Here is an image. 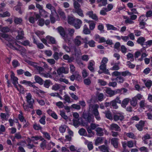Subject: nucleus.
Masks as SVG:
<instances>
[{"mask_svg":"<svg viewBox=\"0 0 152 152\" xmlns=\"http://www.w3.org/2000/svg\"><path fill=\"white\" fill-rule=\"evenodd\" d=\"M26 97L28 104H23V107L25 111L29 112L30 111V109H33V104L34 102V100L32 98V96L30 93L27 94Z\"/></svg>","mask_w":152,"mask_h":152,"instance_id":"obj_1","label":"nucleus"},{"mask_svg":"<svg viewBox=\"0 0 152 152\" xmlns=\"http://www.w3.org/2000/svg\"><path fill=\"white\" fill-rule=\"evenodd\" d=\"M90 103L88 109V112L95 115V99L92 97L89 101Z\"/></svg>","mask_w":152,"mask_h":152,"instance_id":"obj_2","label":"nucleus"},{"mask_svg":"<svg viewBox=\"0 0 152 152\" xmlns=\"http://www.w3.org/2000/svg\"><path fill=\"white\" fill-rule=\"evenodd\" d=\"M13 43L15 44L14 45L11 43L9 44L10 48L13 49L19 50L22 52L24 53L26 51V50L24 47L18 45L16 42H14Z\"/></svg>","mask_w":152,"mask_h":152,"instance_id":"obj_3","label":"nucleus"},{"mask_svg":"<svg viewBox=\"0 0 152 152\" xmlns=\"http://www.w3.org/2000/svg\"><path fill=\"white\" fill-rule=\"evenodd\" d=\"M1 37L5 39L7 41V42H6L7 45L10 47V46L9 45L10 43L13 44L14 45L15 44H13V42H16L14 39L12 37L9 36L7 34H1Z\"/></svg>","mask_w":152,"mask_h":152,"instance_id":"obj_4","label":"nucleus"},{"mask_svg":"<svg viewBox=\"0 0 152 152\" xmlns=\"http://www.w3.org/2000/svg\"><path fill=\"white\" fill-rule=\"evenodd\" d=\"M94 114L89 113L83 114V118L87 122L90 123L94 121Z\"/></svg>","mask_w":152,"mask_h":152,"instance_id":"obj_5","label":"nucleus"},{"mask_svg":"<svg viewBox=\"0 0 152 152\" xmlns=\"http://www.w3.org/2000/svg\"><path fill=\"white\" fill-rule=\"evenodd\" d=\"M11 80L12 82V83L13 84L15 88L18 90L19 91V88L18 87L17 84H18V78L15 76V74L13 72H12L11 75Z\"/></svg>","mask_w":152,"mask_h":152,"instance_id":"obj_6","label":"nucleus"},{"mask_svg":"<svg viewBox=\"0 0 152 152\" xmlns=\"http://www.w3.org/2000/svg\"><path fill=\"white\" fill-rule=\"evenodd\" d=\"M99 126L98 124H96V135L99 136H102L104 135V132H107V131L101 127H97Z\"/></svg>","mask_w":152,"mask_h":152,"instance_id":"obj_7","label":"nucleus"},{"mask_svg":"<svg viewBox=\"0 0 152 152\" xmlns=\"http://www.w3.org/2000/svg\"><path fill=\"white\" fill-rule=\"evenodd\" d=\"M57 72L58 75H60L62 73L67 74L69 72V68L68 67L61 66L59 67L57 70Z\"/></svg>","mask_w":152,"mask_h":152,"instance_id":"obj_8","label":"nucleus"},{"mask_svg":"<svg viewBox=\"0 0 152 152\" xmlns=\"http://www.w3.org/2000/svg\"><path fill=\"white\" fill-rule=\"evenodd\" d=\"M113 118L115 121H117L119 120L122 121L124 119V117L122 113H118L114 115Z\"/></svg>","mask_w":152,"mask_h":152,"instance_id":"obj_9","label":"nucleus"},{"mask_svg":"<svg viewBox=\"0 0 152 152\" xmlns=\"http://www.w3.org/2000/svg\"><path fill=\"white\" fill-rule=\"evenodd\" d=\"M82 23V22L80 20L76 18L73 25L76 29H78L80 27Z\"/></svg>","mask_w":152,"mask_h":152,"instance_id":"obj_10","label":"nucleus"},{"mask_svg":"<svg viewBox=\"0 0 152 152\" xmlns=\"http://www.w3.org/2000/svg\"><path fill=\"white\" fill-rule=\"evenodd\" d=\"M109 129L110 130H114L115 131H120V127L118 125L116 124L113 123L110 124L109 127Z\"/></svg>","mask_w":152,"mask_h":152,"instance_id":"obj_11","label":"nucleus"},{"mask_svg":"<svg viewBox=\"0 0 152 152\" xmlns=\"http://www.w3.org/2000/svg\"><path fill=\"white\" fill-rule=\"evenodd\" d=\"M106 66V65L101 64V65L99 66L100 70L102 71L103 73L107 75H110L109 70L107 69Z\"/></svg>","mask_w":152,"mask_h":152,"instance_id":"obj_12","label":"nucleus"},{"mask_svg":"<svg viewBox=\"0 0 152 152\" xmlns=\"http://www.w3.org/2000/svg\"><path fill=\"white\" fill-rule=\"evenodd\" d=\"M120 64V62H118V63H114V62H112L110 64L113 67L110 68V69L112 71H117L120 69V67L119 66V64Z\"/></svg>","mask_w":152,"mask_h":152,"instance_id":"obj_13","label":"nucleus"},{"mask_svg":"<svg viewBox=\"0 0 152 152\" xmlns=\"http://www.w3.org/2000/svg\"><path fill=\"white\" fill-rule=\"evenodd\" d=\"M18 33V35L16 36V38L17 39L19 40L22 39L24 37V33L23 31L21 28H19V30H17Z\"/></svg>","mask_w":152,"mask_h":152,"instance_id":"obj_14","label":"nucleus"},{"mask_svg":"<svg viewBox=\"0 0 152 152\" xmlns=\"http://www.w3.org/2000/svg\"><path fill=\"white\" fill-rule=\"evenodd\" d=\"M111 143L115 148H117L118 147V139L116 138H113L111 139Z\"/></svg>","mask_w":152,"mask_h":152,"instance_id":"obj_15","label":"nucleus"},{"mask_svg":"<svg viewBox=\"0 0 152 152\" xmlns=\"http://www.w3.org/2000/svg\"><path fill=\"white\" fill-rule=\"evenodd\" d=\"M46 8L50 10L51 12V14L53 15L54 13H56L55 7L50 3H48L46 5Z\"/></svg>","mask_w":152,"mask_h":152,"instance_id":"obj_16","label":"nucleus"},{"mask_svg":"<svg viewBox=\"0 0 152 152\" xmlns=\"http://www.w3.org/2000/svg\"><path fill=\"white\" fill-rule=\"evenodd\" d=\"M99 148L102 152H110L109 151V148L108 146L103 145L99 146Z\"/></svg>","mask_w":152,"mask_h":152,"instance_id":"obj_17","label":"nucleus"},{"mask_svg":"<svg viewBox=\"0 0 152 152\" xmlns=\"http://www.w3.org/2000/svg\"><path fill=\"white\" fill-rule=\"evenodd\" d=\"M46 39L48 41H50V44H56V40L54 37L48 35L46 36Z\"/></svg>","mask_w":152,"mask_h":152,"instance_id":"obj_18","label":"nucleus"},{"mask_svg":"<svg viewBox=\"0 0 152 152\" xmlns=\"http://www.w3.org/2000/svg\"><path fill=\"white\" fill-rule=\"evenodd\" d=\"M84 20L87 23H89L90 30H93L95 27V24L94 21L88 20L87 19H85Z\"/></svg>","mask_w":152,"mask_h":152,"instance_id":"obj_19","label":"nucleus"},{"mask_svg":"<svg viewBox=\"0 0 152 152\" xmlns=\"http://www.w3.org/2000/svg\"><path fill=\"white\" fill-rule=\"evenodd\" d=\"M34 79L36 82L38 83L40 85H42L43 84L44 81L39 76L37 75H35Z\"/></svg>","mask_w":152,"mask_h":152,"instance_id":"obj_20","label":"nucleus"},{"mask_svg":"<svg viewBox=\"0 0 152 152\" xmlns=\"http://www.w3.org/2000/svg\"><path fill=\"white\" fill-rule=\"evenodd\" d=\"M104 91L110 97L114 95V91L112 90L110 88H106Z\"/></svg>","mask_w":152,"mask_h":152,"instance_id":"obj_21","label":"nucleus"},{"mask_svg":"<svg viewBox=\"0 0 152 152\" xmlns=\"http://www.w3.org/2000/svg\"><path fill=\"white\" fill-rule=\"evenodd\" d=\"M139 104L140 108L142 109H145V107L147 108L148 106V105L145 103V100H141L139 103Z\"/></svg>","mask_w":152,"mask_h":152,"instance_id":"obj_22","label":"nucleus"},{"mask_svg":"<svg viewBox=\"0 0 152 152\" xmlns=\"http://www.w3.org/2000/svg\"><path fill=\"white\" fill-rule=\"evenodd\" d=\"M129 101L130 99L129 98L124 99L122 101L121 104V106L123 108H126Z\"/></svg>","mask_w":152,"mask_h":152,"instance_id":"obj_23","label":"nucleus"},{"mask_svg":"<svg viewBox=\"0 0 152 152\" xmlns=\"http://www.w3.org/2000/svg\"><path fill=\"white\" fill-rule=\"evenodd\" d=\"M145 41V38L142 37H139L137 41V42L138 44L142 46L143 45Z\"/></svg>","mask_w":152,"mask_h":152,"instance_id":"obj_24","label":"nucleus"},{"mask_svg":"<svg viewBox=\"0 0 152 152\" xmlns=\"http://www.w3.org/2000/svg\"><path fill=\"white\" fill-rule=\"evenodd\" d=\"M17 42L24 46H28L29 47H32V44H30V42L28 40H26L22 42L19 41H17Z\"/></svg>","mask_w":152,"mask_h":152,"instance_id":"obj_25","label":"nucleus"},{"mask_svg":"<svg viewBox=\"0 0 152 152\" xmlns=\"http://www.w3.org/2000/svg\"><path fill=\"white\" fill-rule=\"evenodd\" d=\"M47 112L48 114L55 119H58L57 115L53 111L50 110H49L47 111Z\"/></svg>","mask_w":152,"mask_h":152,"instance_id":"obj_26","label":"nucleus"},{"mask_svg":"<svg viewBox=\"0 0 152 152\" xmlns=\"http://www.w3.org/2000/svg\"><path fill=\"white\" fill-rule=\"evenodd\" d=\"M58 32L61 36L63 37H64L65 34L64 29L62 27H59L57 28Z\"/></svg>","mask_w":152,"mask_h":152,"instance_id":"obj_27","label":"nucleus"},{"mask_svg":"<svg viewBox=\"0 0 152 152\" xmlns=\"http://www.w3.org/2000/svg\"><path fill=\"white\" fill-rule=\"evenodd\" d=\"M130 104L133 107H136L137 105V99L134 97L132 98V99L130 100Z\"/></svg>","mask_w":152,"mask_h":152,"instance_id":"obj_28","label":"nucleus"},{"mask_svg":"<svg viewBox=\"0 0 152 152\" xmlns=\"http://www.w3.org/2000/svg\"><path fill=\"white\" fill-rule=\"evenodd\" d=\"M82 38L80 36H77L75 39L74 42L75 45L77 46H79L81 44V41Z\"/></svg>","mask_w":152,"mask_h":152,"instance_id":"obj_29","label":"nucleus"},{"mask_svg":"<svg viewBox=\"0 0 152 152\" xmlns=\"http://www.w3.org/2000/svg\"><path fill=\"white\" fill-rule=\"evenodd\" d=\"M97 98L99 101L101 102L103 99L104 94L102 93H99L98 91L96 92Z\"/></svg>","mask_w":152,"mask_h":152,"instance_id":"obj_30","label":"nucleus"},{"mask_svg":"<svg viewBox=\"0 0 152 152\" xmlns=\"http://www.w3.org/2000/svg\"><path fill=\"white\" fill-rule=\"evenodd\" d=\"M83 33L86 34H90L91 31L87 26L85 24L83 27Z\"/></svg>","mask_w":152,"mask_h":152,"instance_id":"obj_31","label":"nucleus"},{"mask_svg":"<svg viewBox=\"0 0 152 152\" xmlns=\"http://www.w3.org/2000/svg\"><path fill=\"white\" fill-rule=\"evenodd\" d=\"M104 113L105 114V117L107 119L111 120L113 119L112 113L110 111H105L104 112Z\"/></svg>","mask_w":152,"mask_h":152,"instance_id":"obj_32","label":"nucleus"},{"mask_svg":"<svg viewBox=\"0 0 152 152\" xmlns=\"http://www.w3.org/2000/svg\"><path fill=\"white\" fill-rule=\"evenodd\" d=\"M107 0H97V2L99 4V7L105 6L107 4Z\"/></svg>","mask_w":152,"mask_h":152,"instance_id":"obj_33","label":"nucleus"},{"mask_svg":"<svg viewBox=\"0 0 152 152\" xmlns=\"http://www.w3.org/2000/svg\"><path fill=\"white\" fill-rule=\"evenodd\" d=\"M143 81L145 83L146 87L149 89L152 84V81L151 80H148L147 81L145 80H143Z\"/></svg>","mask_w":152,"mask_h":152,"instance_id":"obj_34","label":"nucleus"},{"mask_svg":"<svg viewBox=\"0 0 152 152\" xmlns=\"http://www.w3.org/2000/svg\"><path fill=\"white\" fill-rule=\"evenodd\" d=\"M73 2V6L75 9V10H76L80 9V5L76 0H72Z\"/></svg>","mask_w":152,"mask_h":152,"instance_id":"obj_35","label":"nucleus"},{"mask_svg":"<svg viewBox=\"0 0 152 152\" xmlns=\"http://www.w3.org/2000/svg\"><path fill=\"white\" fill-rule=\"evenodd\" d=\"M99 107V105L96 104V118L98 121L100 120L101 119V117L99 115V113L97 110V108Z\"/></svg>","mask_w":152,"mask_h":152,"instance_id":"obj_36","label":"nucleus"},{"mask_svg":"<svg viewBox=\"0 0 152 152\" xmlns=\"http://www.w3.org/2000/svg\"><path fill=\"white\" fill-rule=\"evenodd\" d=\"M44 86L46 88H48L50 85H52V83L50 80H46L44 82Z\"/></svg>","mask_w":152,"mask_h":152,"instance_id":"obj_37","label":"nucleus"},{"mask_svg":"<svg viewBox=\"0 0 152 152\" xmlns=\"http://www.w3.org/2000/svg\"><path fill=\"white\" fill-rule=\"evenodd\" d=\"M96 38L99 39V43H103L106 42V39L104 38L100 37L98 35H96Z\"/></svg>","mask_w":152,"mask_h":152,"instance_id":"obj_38","label":"nucleus"},{"mask_svg":"<svg viewBox=\"0 0 152 152\" xmlns=\"http://www.w3.org/2000/svg\"><path fill=\"white\" fill-rule=\"evenodd\" d=\"M115 80L118 83H123L125 80V79L124 77L121 75L117 77Z\"/></svg>","mask_w":152,"mask_h":152,"instance_id":"obj_39","label":"nucleus"},{"mask_svg":"<svg viewBox=\"0 0 152 152\" xmlns=\"http://www.w3.org/2000/svg\"><path fill=\"white\" fill-rule=\"evenodd\" d=\"M121 75L122 76L126 77V76H130L132 75L131 72L128 70H126L125 71L121 72Z\"/></svg>","mask_w":152,"mask_h":152,"instance_id":"obj_40","label":"nucleus"},{"mask_svg":"<svg viewBox=\"0 0 152 152\" xmlns=\"http://www.w3.org/2000/svg\"><path fill=\"white\" fill-rule=\"evenodd\" d=\"M79 134L82 136H86L87 134V132L86 130L83 128L80 129L78 131Z\"/></svg>","mask_w":152,"mask_h":152,"instance_id":"obj_41","label":"nucleus"},{"mask_svg":"<svg viewBox=\"0 0 152 152\" xmlns=\"http://www.w3.org/2000/svg\"><path fill=\"white\" fill-rule=\"evenodd\" d=\"M61 85L60 84H56L52 86V89L56 91L61 88Z\"/></svg>","mask_w":152,"mask_h":152,"instance_id":"obj_42","label":"nucleus"},{"mask_svg":"<svg viewBox=\"0 0 152 152\" xmlns=\"http://www.w3.org/2000/svg\"><path fill=\"white\" fill-rule=\"evenodd\" d=\"M76 18H75L72 17H69L68 18V23L70 24L73 25Z\"/></svg>","mask_w":152,"mask_h":152,"instance_id":"obj_43","label":"nucleus"},{"mask_svg":"<svg viewBox=\"0 0 152 152\" xmlns=\"http://www.w3.org/2000/svg\"><path fill=\"white\" fill-rule=\"evenodd\" d=\"M23 20L21 18H18V17H15L14 19V22L16 24H20L22 22Z\"/></svg>","mask_w":152,"mask_h":152,"instance_id":"obj_44","label":"nucleus"},{"mask_svg":"<svg viewBox=\"0 0 152 152\" xmlns=\"http://www.w3.org/2000/svg\"><path fill=\"white\" fill-rule=\"evenodd\" d=\"M106 26L108 30H113L115 31L117 30V28L112 25L107 24L106 25Z\"/></svg>","mask_w":152,"mask_h":152,"instance_id":"obj_45","label":"nucleus"},{"mask_svg":"<svg viewBox=\"0 0 152 152\" xmlns=\"http://www.w3.org/2000/svg\"><path fill=\"white\" fill-rule=\"evenodd\" d=\"M86 15H88L89 17L91 18L92 19H95V15L94 14L93 12L92 11L88 12Z\"/></svg>","mask_w":152,"mask_h":152,"instance_id":"obj_46","label":"nucleus"},{"mask_svg":"<svg viewBox=\"0 0 152 152\" xmlns=\"http://www.w3.org/2000/svg\"><path fill=\"white\" fill-rule=\"evenodd\" d=\"M75 12L77 13L79 16L81 17L84 16L83 11L81 8L75 10Z\"/></svg>","mask_w":152,"mask_h":152,"instance_id":"obj_47","label":"nucleus"},{"mask_svg":"<svg viewBox=\"0 0 152 152\" xmlns=\"http://www.w3.org/2000/svg\"><path fill=\"white\" fill-rule=\"evenodd\" d=\"M127 59L128 60H129L131 59V61H133L134 60V55H133L130 53H129L126 55Z\"/></svg>","mask_w":152,"mask_h":152,"instance_id":"obj_48","label":"nucleus"},{"mask_svg":"<svg viewBox=\"0 0 152 152\" xmlns=\"http://www.w3.org/2000/svg\"><path fill=\"white\" fill-rule=\"evenodd\" d=\"M66 126L65 125L61 126L59 127V131L61 133H64L66 130Z\"/></svg>","mask_w":152,"mask_h":152,"instance_id":"obj_49","label":"nucleus"},{"mask_svg":"<svg viewBox=\"0 0 152 152\" xmlns=\"http://www.w3.org/2000/svg\"><path fill=\"white\" fill-rule=\"evenodd\" d=\"M1 31L4 33H6L9 32L10 30L9 28L7 26L1 27L0 26Z\"/></svg>","mask_w":152,"mask_h":152,"instance_id":"obj_50","label":"nucleus"},{"mask_svg":"<svg viewBox=\"0 0 152 152\" xmlns=\"http://www.w3.org/2000/svg\"><path fill=\"white\" fill-rule=\"evenodd\" d=\"M15 9L17 11H18V13L21 14H22L23 11L21 10V7L20 5H17L15 7Z\"/></svg>","mask_w":152,"mask_h":152,"instance_id":"obj_51","label":"nucleus"},{"mask_svg":"<svg viewBox=\"0 0 152 152\" xmlns=\"http://www.w3.org/2000/svg\"><path fill=\"white\" fill-rule=\"evenodd\" d=\"M115 101L113 100L110 102V104H111V106L113 107V108L114 109H117L118 108V106L117 104Z\"/></svg>","mask_w":152,"mask_h":152,"instance_id":"obj_52","label":"nucleus"},{"mask_svg":"<svg viewBox=\"0 0 152 152\" xmlns=\"http://www.w3.org/2000/svg\"><path fill=\"white\" fill-rule=\"evenodd\" d=\"M147 17L144 15H141L139 19V22H145L147 20Z\"/></svg>","mask_w":152,"mask_h":152,"instance_id":"obj_53","label":"nucleus"},{"mask_svg":"<svg viewBox=\"0 0 152 152\" xmlns=\"http://www.w3.org/2000/svg\"><path fill=\"white\" fill-rule=\"evenodd\" d=\"M98 83L99 85L102 86H105L107 84V83L106 81L100 79L98 80Z\"/></svg>","mask_w":152,"mask_h":152,"instance_id":"obj_54","label":"nucleus"},{"mask_svg":"<svg viewBox=\"0 0 152 152\" xmlns=\"http://www.w3.org/2000/svg\"><path fill=\"white\" fill-rule=\"evenodd\" d=\"M64 99L69 103H70L71 101L70 100V97L67 94H65L64 96Z\"/></svg>","mask_w":152,"mask_h":152,"instance_id":"obj_55","label":"nucleus"},{"mask_svg":"<svg viewBox=\"0 0 152 152\" xmlns=\"http://www.w3.org/2000/svg\"><path fill=\"white\" fill-rule=\"evenodd\" d=\"M126 135L128 137L132 138V139H135L136 138V136L132 132H129L126 134Z\"/></svg>","mask_w":152,"mask_h":152,"instance_id":"obj_56","label":"nucleus"},{"mask_svg":"<svg viewBox=\"0 0 152 152\" xmlns=\"http://www.w3.org/2000/svg\"><path fill=\"white\" fill-rule=\"evenodd\" d=\"M93 64L91 61L89 62L88 68L91 72H94V69L93 67Z\"/></svg>","mask_w":152,"mask_h":152,"instance_id":"obj_57","label":"nucleus"},{"mask_svg":"<svg viewBox=\"0 0 152 152\" xmlns=\"http://www.w3.org/2000/svg\"><path fill=\"white\" fill-rule=\"evenodd\" d=\"M121 72H119L117 71H115L111 73V75L113 76L118 77L121 75Z\"/></svg>","mask_w":152,"mask_h":152,"instance_id":"obj_58","label":"nucleus"},{"mask_svg":"<svg viewBox=\"0 0 152 152\" xmlns=\"http://www.w3.org/2000/svg\"><path fill=\"white\" fill-rule=\"evenodd\" d=\"M56 105L59 108H63L64 105L63 104V102H61L59 101L58 102H57L56 104Z\"/></svg>","mask_w":152,"mask_h":152,"instance_id":"obj_59","label":"nucleus"},{"mask_svg":"<svg viewBox=\"0 0 152 152\" xmlns=\"http://www.w3.org/2000/svg\"><path fill=\"white\" fill-rule=\"evenodd\" d=\"M60 115L62 118L65 120H67L68 119V117L67 115H66L65 113L62 111H60Z\"/></svg>","mask_w":152,"mask_h":152,"instance_id":"obj_60","label":"nucleus"},{"mask_svg":"<svg viewBox=\"0 0 152 152\" xmlns=\"http://www.w3.org/2000/svg\"><path fill=\"white\" fill-rule=\"evenodd\" d=\"M71 107L77 110H80L81 109L80 105L77 104H73L71 105Z\"/></svg>","mask_w":152,"mask_h":152,"instance_id":"obj_61","label":"nucleus"},{"mask_svg":"<svg viewBox=\"0 0 152 152\" xmlns=\"http://www.w3.org/2000/svg\"><path fill=\"white\" fill-rule=\"evenodd\" d=\"M10 15V13L8 11H6L4 12L2 14H1V17H9Z\"/></svg>","mask_w":152,"mask_h":152,"instance_id":"obj_62","label":"nucleus"},{"mask_svg":"<svg viewBox=\"0 0 152 152\" xmlns=\"http://www.w3.org/2000/svg\"><path fill=\"white\" fill-rule=\"evenodd\" d=\"M84 84L86 85H89L91 83V81L88 78L85 79L84 80Z\"/></svg>","mask_w":152,"mask_h":152,"instance_id":"obj_63","label":"nucleus"},{"mask_svg":"<svg viewBox=\"0 0 152 152\" xmlns=\"http://www.w3.org/2000/svg\"><path fill=\"white\" fill-rule=\"evenodd\" d=\"M12 64L14 67H16L20 65L18 61L17 60H14L12 62Z\"/></svg>","mask_w":152,"mask_h":152,"instance_id":"obj_64","label":"nucleus"}]
</instances>
